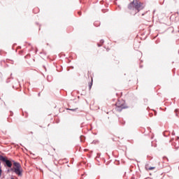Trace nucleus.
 <instances>
[{
	"label": "nucleus",
	"instance_id": "12",
	"mask_svg": "<svg viewBox=\"0 0 179 179\" xmlns=\"http://www.w3.org/2000/svg\"><path fill=\"white\" fill-rule=\"evenodd\" d=\"M149 168H150L149 164H145V170H148Z\"/></svg>",
	"mask_w": 179,
	"mask_h": 179
},
{
	"label": "nucleus",
	"instance_id": "9",
	"mask_svg": "<svg viewBox=\"0 0 179 179\" xmlns=\"http://www.w3.org/2000/svg\"><path fill=\"white\" fill-rule=\"evenodd\" d=\"M80 139L81 142H85V139H86V138L84 136H80Z\"/></svg>",
	"mask_w": 179,
	"mask_h": 179
},
{
	"label": "nucleus",
	"instance_id": "34",
	"mask_svg": "<svg viewBox=\"0 0 179 179\" xmlns=\"http://www.w3.org/2000/svg\"><path fill=\"white\" fill-rule=\"evenodd\" d=\"M145 101H148V99H144Z\"/></svg>",
	"mask_w": 179,
	"mask_h": 179
},
{
	"label": "nucleus",
	"instance_id": "20",
	"mask_svg": "<svg viewBox=\"0 0 179 179\" xmlns=\"http://www.w3.org/2000/svg\"><path fill=\"white\" fill-rule=\"evenodd\" d=\"M97 45H98V47H101V44L100 45V43H97Z\"/></svg>",
	"mask_w": 179,
	"mask_h": 179
},
{
	"label": "nucleus",
	"instance_id": "16",
	"mask_svg": "<svg viewBox=\"0 0 179 179\" xmlns=\"http://www.w3.org/2000/svg\"><path fill=\"white\" fill-rule=\"evenodd\" d=\"M2 176V169H0V177Z\"/></svg>",
	"mask_w": 179,
	"mask_h": 179
},
{
	"label": "nucleus",
	"instance_id": "30",
	"mask_svg": "<svg viewBox=\"0 0 179 179\" xmlns=\"http://www.w3.org/2000/svg\"><path fill=\"white\" fill-rule=\"evenodd\" d=\"M10 78H11L12 79H13V78H12V73L10 74Z\"/></svg>",
	"mask_w": 179,
	"mask_h": 179
},
{
	"label": "nucleus",
	"instance_id": "17",
	"mask_svg": "<svg viewBox=\"0 0 179 179\" xmlns=\"http://www.w3.org/2000/svg\"><path fill=\"white\" fill-rule=\"evenodd\" d=\"M164 159H166V162H169V158H167V157H164Z\"/></svg>",
	"mask_w": 179,
	"mask_h": 179
},
{
	"label": "nucleus",
	"instance_id": "8",
	"mask_svg": "<svg viewBox=\"0 0 179 179\" xmlns=\"http://www.w3.org/2000/svg\"><path fill=\"white\" fill-rule=\"evenodd\" d=\"M94 26L98 27V26H100V22L96 21L95 22H94Z\"/></svg>",
	"mask_w": 179,
	"mask_h": 179
},
{
	"label": "nucleus",
	"instance_id": "4",
	"mask_svg": "<svg viewBox=\"0 0 179 179\" xmlns=\"http://www.w3.org/2000/svg\"><path fill=\"white\" fill-rule=\"evenodd\" d=\"M125 108H128V106H125L123 103L120 106H118V103H116V111L121 113V111H122V110H125Z\"/></svg>",
	"mask_w": 179,
	"mask_h": 179
},
{
	"label": "nucleus",
	"instance_id": "35",
	"mask_svg": "<svg viewBox=\"0 0 179 179\" xmlns=\"http://www.w3.org/2000/svg\"><path fill=\"white\" fill-rule=\"evenodd\" d=\"M92 143H95V141H94L92 142Z\"/></svg>",
	"mask_w": 179,
	"mask_h": 179
},
{
	"label": "nucleus",
	"instance_id": "33",
	"mask_svg": "<svg viewBox=\"0 0 179 179\" xmlns=\"http://www.w3.org/2000/svg\"><path fill=\"white\" fill-rule=\"evenodd\" d=\"M145 101H148V99H144Z\"/></svg>",
	"mask_w": 179,
	"mask_h": 179
},
{
	"label": "nucleus",
	"instance_id": "27",
	"mask_svg": "<svg viewBox=\"0 0 179 179\" xmlns=\"http://www.w3.org/2000/svg\"><path fill=\"white\" fill-rule=\"evenodd\" d=\"M0 169H2V166H1V160H0Z\"/></svg>",
	"mask_w": 179,
	"mask_h": 179
},
{
	"label": "nucleus",
	"instance_id": "23",
	"mask_svg": "<svg viewBox=\"0 0 179 179\" xmlns=\"http://www.w3.org/2000/svg\"><path fill=\"white\" fill-rule=\"evenodd\" d=\"M172 135H176V133L174 131L172 132Z\"/></svg>",
	"mask_w": 179,
	"mask_h": 179
},
{
	"label": "nucleus",
	"instance_id": "18",
	"mask_svg": "<svg viewBox=\"0 0 179 179\" xmlns=\"http://www.w3.org/2000/svg\"><path fill=\"white\" fill-rule=\"evenodd\" d=\"M149 116H150V117H153V113H150V114H149Z\"/></svg>",
	"mask_w": 179,
	"mask_h": 179
},
{
	"label": "nucleus",
	"instance_id": "11",
	"mask_svg": "<svg viewBox=\"0 0 179 179\" xmlns=\"http://www.w3.org/2000/svg\"><path fill=\"white\" fill-rule=\"evenodd\" d=\"M178 112H179V110H178V109H176V110H175V113H176V117H178Z\"/></svg>",
	"mask_w": 179,
	"mask_h": 179
},
{
	"label": "nucleus",
	"instance_id": "37",
	"mask_svg": "<svg viewBox=\"0 0 179 179\" xmlns=\"http://www.w3.org/2000/svg\"><path fill=\"white\" fill-rule=\"evenodd\" d=\"M53 150H55V148H53Z\"/></svg>",
	"mask_w": 179,
	"mask_h": 179
},
{
	"label": "nucleus",
	"instance_id": "28",
	"mask_svg": "<svg viewBox=\"0 0 179 179\" xmlns=\"http://www.w3.org/2000/svg\"><path fill=\"white\" fill-rule=\"evenodd\" d=\"M10 179H15V178H13V176H12V177L10 178Z\"/></svg>",
	"mask_w": 179,
	"mask_h": 179
},
{
	"label": "nucleus",
	"instance_id": "13",
	"mask_svg": "<svg viewBox=\"0 0 179 179\" xmlns=\"http://www.w3.org/2000/svg\"><path fill=\"white\" fill-rule=\"evenodd\" d=\"M155 169H156V167L155 166H150V168H148V170L150 171V170H155Z\"/></svg>",
	"mask_w": 179,
	"mask_h": 179
},
{
	"label": "nucleus",
	"instance_id": "38",
	"mask_svg": "<svg viewBox=\"0 0 179 179\" xmlns=\"http://www.w3.org/2000/svg\"><path fill=\"white\" fill-rule=\"evenodd\" d=\"M156 44H157V41H156Z\"/></svg>",
	"mask_w": 179,
	"mask_h": 179
},
{
	"label": "nucleus",
	"instance_id": "21",
	"mask_svg": "<svg viewBox=\"0 0 179 179\" xmlns=\"http://www.w3.org/2000/svg\"><path fill=\"white\" fill-rule=\"evenodd\" d=\"M155 115H157V112L155 111Z\"/></svg>",
	"mask_w": 179,
	"mask_h": 179
},
{
	"label": "nucleus",
	"instance_id": "3",
	"mask_svg": "<svg viewBox=\"0 0 179 179\" xmlns=\"http://www.w3.org/2000/svg\"><path fill=\"white\" fill-rule=\"evenodd\" d=\"M11 170H13V173L18 176V177H22V176H23V169L22 168H17Z\"/></svg>",
	"mask_w": 179,
	"mask_h": 179
},
{
	"label": "nucleus",
	"instance_id": "26",
	"mask_svg": "<svg viewBox=\"0 0 179 179\" xmlns=\"http://www.w3.org/2000/svg\"><path fill=\"white\" fill-rule=\"evenodd\" d=\"M40 95H41V93L39 92V93L38 94V97H40Z\"/></svg>",
	"mask_w": 179,
	"mask_h": 179
},
{
	"label": "nucleus",
	"instance_id": "10",
	"mask_svg": "<svg viewBox=\"0 0 179 179\" xmlns=\"http://www.w3.org/2000/svg\"><path fill=\"white\" fill-rule=\"evenodd\" d=\"M10 171H12L13 173V168H12V166L8 167V169H7V173H10Z\"/></svg>",
	"mask_w": 179,
	"mask_h": 179
},
{
	"label": "nucleus",
	"instance_id": "40",
	"mask_svg": "<svg viewBox=\"0 0 179 179\" xmlns=\"http://www.w3.org/2000/svg\"><path fill=\"white\" fill-rule=\"evenodd\" d=\"M21 145V146H23V145H22V144H20Z\"/></svg>",
	"mask_w": 179,
	"mask_h": 179
},
{
	"label": "nucleus",
	"instance_id": "1",
	"mask_svg": "<svg viewBox=\"0 0 179 179\" xmlns=\"http://www.w3.org/2000/svg\"><path fill=\"white\" fill-rule=\"evenodd\" d=\"M143 8H145L143 3L141 2L139 0H133L128 5V9H129V10H135L134 15H136V13L141 12Z\"/></svg>",
	"mask_w": 179,
	"mask_h": 179
},
{
	"label": "nucleus",
	"instance_id": "29",
	"mask_svg": "<svg viewBox=\"0 0 179 179\" xmlns=\"http://www.w3.org/2000/svg\"><path fill=\"white\" fill-rule=\"evenodd\" d=\"M164 136H167L165 133H164Z\"/></svg>",
	"mask_w": 179,
	"mask_h": 179
},
{
	"label": "nucleus",
	"instance_id": "39",
	"mask_svg": "<svg viewBox=\"0 0 179 179\" xmlns=\"http://www.w3.org/2000/svg\"><path fill=\"white\" fill-rule=\"evenodd\" d=\"M21 145V146H23V145H22V144H20Z\"/></svg>",
	"mask_w": 179,
	"mask_h": 179
},
{
	"label": "nucleus",
	"instance_id": "5",
	"mask_svg": "<svg viewBox=\"0 0 179 179\" xmlns=\"http://www.w3.org/2000/svg\"><path fill=\"white\" fill-rule=\"evenodd\" d=\"M11 162L13 163L15 168L13 169H21L22 165H20V163L15 162V160H11Z\"/></svg>",
	"mask_w": 179,
	"mask_h": 179
},
{
	"label": "nucleus",
	"instance_id": "31",
	"mask_svg": "<svg viewBox=\"0 0 179 179\" xmlns=\"http://www.w3.org/2000/svg\"><path fill=\"white\" fill-rule=\"evenodd\" d=\"M178 139H179V137H177V141H178Z\"/></svg>",
	"mask_w": 179,
	"mask_h": 179
},
{
	"label": "nucleus",
	"instance_id": "25",
	"mask_svg": "<svg viewBox=\"0 0 179 179\" xmlns=\"http://www.w3.org/2000/svg\"><path fill=\"white\" fill-rule=\"evenodd\" d=\"M141 16H145V13H142V14H141Z\"/></svg>",
	"mask_w": 179,
	"mask_h": 179
},
{
	"label": "nucleus",
	"instance_id": "24",
	"mask_svg": "<svg viewBox=\"0 0 179 179\" xmlns=\"http://www.w3.org/2000/svg\"><path fill=\"white\" fill-rule=\"evenodd\" d=\"M44 69H45V71H47V68H45V66H43Z\"/></svg>",
	"mask_w": 179,
	"mask_h": 179
},
{
	"label": "nucleus",
	"instance_id": "36",
	"mask_svg": "<svg viewBox=\"0 0 179 179\" xmlns=\"http://www.w3.org/2000/svg\"><path fill=\"white\" fill-rule=\"evenodd\" d=\"M31 134H33V131H31Z\"/></svg>",
	"mask_w": 179,
	"mask_h": 179
},
{
	"label": "nucleus",
	"instance_id": "32",
	"mask_svg": "<svg viewBox=\"0 0 179 179\" xmlns=\"http://www.w3.org/2000/svg\"><path fill=\"white\" fill-rule=\"evenodd\" d=\"M71 69H73V66H71Z\"/></svg>",
	"mask_w": 179,
	"mask_h": 179
},
{
	"label": "nucleus",
	"instance_id": "22",
	"mask_svg": "<svg viewBox=\"0 0 179 179\" xmlns=\"http://www.w3.org/2000/svg\"><path fill=\"white\" fill-rule=\"evenodd\" d=\"M10 113L11 115H13V112L10 111Z\"/></svg>",
	"mask_w": 179,
	"mask_h": 179
},
{
	"label": "nucleus",
	"instance_id": "19",
	"mask_svg": "<svg viewBox=\"0 0 179 179\" xmlns=\"http://www.w3.org/2000/svg\"><path fill=\"white\" fill-rule=\"evenodd\" d=\"M78 15L80 16L82 15V13L80 11H78Z\"/></svg>",
	"mask_w": 179,
	"mask_h": 179
},
{
	"label": "nucleus",
	"instance_id": "2",
	"mask_svg": "<svg viewBox=\"0 0 179 179\" xmlns=\"http://www.w3.org/2000/svg\"><path fill=\"white\" fill-rule=\"evenodd\" d=\"M0 160L2 162L4 167H12V159L9 160L6 157L0 155Z\"/></svg>",
	"mask_w": 179,
	"mask_h": 179
},
{
	"label": "nucleus",
	"instance_id": "14",
	"mask_svg": "<svg viewBox=\"0 0 179 179\" xmlns=\"http://www.w3.org/2000/svg\"><path fill=\"white\" fill-rule=\"evenodd\" d=\"M100 43H101V45L104 44V39H101V40H100Z\"/></svg>",
	"mask_w": 179,
	"mask_h": 179
},
{
	"label": "nucleus",
	"instance_id": "6",
	"mask_svg": "<svg viewBox=\"0 0 179 179\" xmlns=\"http://www.w3.org/2000/svg\"><path fill=\"white\" fill-rule=\"evenodd\" d=\"M66 110H69V111H73V113H76V111H78L79 108H67Z\"/></svg>",
	"mask_w": 179,
	"mask_h": 179
},
{
	"label": "nucleus",
	"instance_id": "15",
	"mask_svg": "<svg viewBox=\"0 0 179 179\" xmlns=\"http://www.w3.org/2000/svg\"><path fill=\"white\" fill-rule=\"evenodd\" d=\"M100 156H101V153H97L96 159H97V158H99Z\"/></svg>",
	"mask_w": 179,
	"mask_h": 179
},
{
	"label": "nucleus",
	"instance_id": "7",
	"mask_svg": "<svg viewBox=\"0 0 179 179\" xmlns=\"http://www.w3.org/2000/svg\"><path fill=\"white\" fill-rule=\"evenodd\" d=\"M92 86H93V78H92L91 82L89 83V89H90V90L92 89Z\"/></svg>",
	"mask_w": 179,
	"mask_h": 179
}]
</instances>
